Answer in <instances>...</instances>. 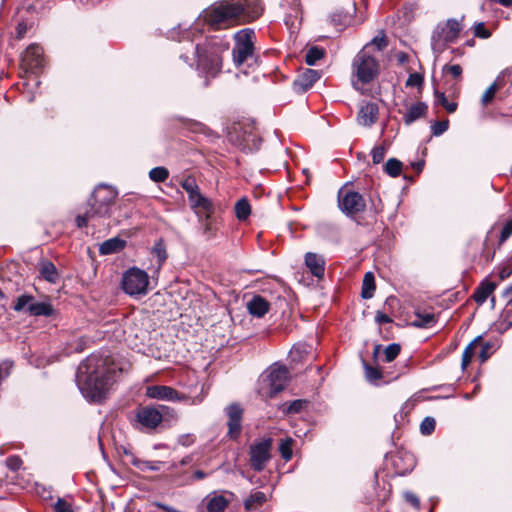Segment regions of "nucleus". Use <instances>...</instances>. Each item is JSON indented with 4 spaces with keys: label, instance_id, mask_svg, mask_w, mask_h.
I'll return each mask as SVG.
<instances>
[{
    "label": "nucleus",
    "instance_id": "obj_1",
    "mask_svg": "<svg viewBox=\"0 0 512 512\" xmlns=\"http://www.w3.org/2000/svg\"><path fill=\"white\" fill-rule=\"evenodd\" d=\"M116 373V366L109 356L92 354L78 366L76 383L85 398L98 402L105 398Z\"/></svg>",
    "mask_w": 512,
    "mask_h": 512
},
{
    "label": "nucleus",
    "instance_id": "obj_2",
    "mask_svg": "<svg viewBox=\"0 0 512 512\" xmlns=\"http://www.w3.org/2000/svg\"><path fill=\"white\" fill-rule=\"evenodd\" d=\"M190 46L197 55V68L207 77H215L222 68V53L229 48L228 42L212 38L207 43Z\"/></svg>",
    "mask_w": 512,
    "mask_h": 512
},
{
    "label": "nucleus",
    "instance_id": "obj_3",
    "mask_svg": "<svg viewBox=\"0 0 512 512\" xmlns=\"http://www.w3.org/2000/svg\"><path fill=\"white\" fill-rule=\"evenodd\" d=\"M117 192L110 186H98L92 195V201L89 205L91 208L84 215H78L76 225L82 228L95 218H104L110 215V207L114 203Z\"/></svg>",
    "mask_w": 512,
    "mask_h": 512
},
{
    "label": "nucleus",
    "instance_id": "obj_4",
    "mask_svg": "<svg viewBox=\"0 0 512 512\" xmlns=\"http://www.w3.org/2000/svg\"><path fill=\"white\" fill-rule=\"evenodd\" d=\"M379 74V62L368 48H363L352 62V85L356 90H362L364 84L373 81Z\"/></svg>",
    "mask_w": 512,
    "mask_h": 512
},
{
    "label": "nucleus",
    "instance_id": "obj_5",
    "mask_svg": "<svg viewBox=\"0 0 512 512\" xmlns=\"http://www.w3.org/2000/svg\"><path fill=\"white\" fill-rule=\"evenodd\" d=\"M219 8L231 25L234 21L250 22L257 19L263 12V7L256 0H223L217 2Z\"/></svg>",
    "mask_w": 512,
    "mask_h": 512
},
{
    "label": "nucleus",
    "instance_id": "obj_6",
    "mask_svg": "<svg viewBox=\"0 0 512 512\" xmlns=\"http://www.w3.org/2000/svg\"><path fill=\"white\" fill-rule=\"evenodd\" d=\"M288 382V370L285 366L273 364L258 380V394L263 399H270L281 392Z\"/></svg>",
    "mask_w": 512,
    "mask_h": 512
},
{
    "label": "nucleus",
    "instance_id": "obj_7",
    "mask_svg": "<svg viewBox=\"0 0 512 512\" xmlns=\"http://www.w3.org/2000/svg\"><path fill=\"white\" fill-rule=\"evenodd\" d=\"M462 30L460 21L448 19L446 22L439 23L431 37V47L434 53H442L449 43L454 42Z\"/></svg>",
    "mask_w": 512,
    "mask_h": 512
},
{
    "label": "nucleus",
    "instance_id": "obj_8",
    "mask_svg": "<svg viewBox=\"0 0 512 512\" xmlns=\"http://www.w3.org/2000/svg\"><path fill=\"white\" fill-rule=\"evenodd\" d=\"M146 395L151 399L170 401V402H187L190 405H198L202 403L206 393L202 386L201 392L196 396H190L179 393L177 390L170 386L152 385L146 388Z\"/></svg>",
    "mask_w": 512,
    "mask_h": 512
},
{
    "label": "nucleus",
    "instance_id": "obj_9",
    "mask_svg": "<svg viewBox=\"0 0 512 512\" xmlns=\"http://www.w3.org/2000/svg\"><path fill=\"white\" fill-rule=\"evenodd\" d=\"M181 187L188 194V200L191 209L201 218L209 219L214 212V206L210 199L205 197L194 178L188 177L182 183Z\"/></svg>",
    "mask_w": 512,
    "mask_h": 512
},
{
    "label": "nucleus",
    "instance_id": "obj_10",
    "mask_svg": "<svg viewBox=\"0 0 512 512\" xmlns=\"http://www.w3.org/2000/svg\"><path fill=\"white\" fill-rule=\"evenodd\" d=\"M122 289L130 296L138 297L148 292V273L140 268L132 267L123 273L121 281Z\"/></svg>",
    "mask_w": 512,
    "mask_h": 512
},
{
    "label": "nucleus",
    "instance_id": "obj_11",
    "mask_svg": "<svg viewBox=\"0 0 512 512\" xmlns=\"http://www.w3.org/2000/svg\"><path fill=\"white\" fill-rule=\"evenodd\" d=\"M234 39L235 46L232 50L233 62L236 66H241L254 55L255 33L249 28L242 29L234 35Z\"/></svg>",
    "mask_w": 512,
    "mask_h": 512
},
{
    "label": "nucleus",
    "instance_id": "obj_12",
    "mask_svg": "<svg viewBox=\"0 0 512 512\" xmlns=\"http://www.w3.org/2000/svg\"><path fill=\"white\" fill-rule=\"evenodd\" d=\"M170 410L169 407L141 406L136 410V420L145 429H156L163 420V415Z\"/></svg>",
    "mask_w": 512,
    "mask_h": 512
},
{
    "label": "nucleus",
    "instance_id": "obj_13",
    "mask_svg": "<svg viewBox=\"0 0 512 512\" xmlns=\"http://www.w3.org/2000/svg\"><path fill=\"white\" fill-rule=\"evenodd\" d=\"M339 208L348 216L356 215L364 211L366 203L361 194L354 191L339 192L338 197Z\"/></svg>",
    "mask_w": 512,
    "mask_h": 512
},
{
    "label": "nucleus",
    "instance_id": "obj_14",
    "mask_svg": "<svg viewBox=\"0 0 512 512\" xmlns=\"http://www.w3.org/2000/svg\"><path fill=\"white\" fill-rule=\"evenodd\" d=\"M271 439H265L250 447V463L255 471H262L270 459Z\"/></svg>",
    "mask_w": 512,
    "mask_h": 512
},
{
    "label": "nucleus",
    "instance_id": "obj_15",
    "mask_svg": "<svg viewBox=\"0 0 512 512\" xmlns=\"http://www.w3.org/2000/svg\"><path fill=\"white\" fill-rule=\"evenodd\" d=\"M225 412L228 417L227 436L230 439L236 440L240 436L242 430L243 409L239 404L233 403L226 407Z\"/></svg>",
    "mask_w": 512,
    "mask_h": 512
},
{
    "label": "nucleus",
    "instance_id": "obj_16",
    "mask_svg": "<svg viewBox=\"0 0 512 512\" xmlns=\"http://www.w3.org/2000/svg\"><path fill=\"white\" fill-rule=\"evenodd\" d=\"M200 18L202 21L214 29H221L230 26L228 20L225 18V15L222 11V8H219L217 3H214L207 9H205Z\"/></svg>",
    "mask_w": 512,
    "mask_h": 512
},
{
    "label": "nucleus",
    "instance_id": "obj_17",
    "mask_svg": "<svg viewBox=\"0 0 512 512\" xmlns=\"http://www.w3.org/2000/svg\"><path fill=\"white\" fill-rule=\"evenodd\" d=\"M22 65L29 71L35 72L43 66V50L36 44H31L22 56Z\"/></svg>",
    "mask_w": 512,
    "mask_h": 512
},
{
    "label": "nucleus",
    "instance_id": "obj_18",
    "mask_svg": "<svg viewBox=\"0 0 512 512\" xmlns=\"http://www.w3.org/2000/svg\"><path fill=\"white\" fill-rule=\"evenodd\" d=\"M378 114V105L374 102H366L359 109L357 121L360 125L369 127L377 121Z\"/></svg>",
    "mask_w": 512,
    "mask_h": 512
},
{
    "label": "nucleus",
    "instance_id": "obj_19",
    "mask_svg": "<svg viewBox=\"0 0 512 512\" xmlns=\"http://www.w3.org/2000/svg\"><path fill=\"white\" fill-rule=\"evenodd\" d=\"M320 78V72L306 69L294 80L293 87L296 92H305Z\"/></svg>",
    "mask_w": 512,
    "mask_h": 512
},
{
    "label": "nucleus",
    "instance_id": "obj_20",
    "mask_svg": "<svg viewBox=\"0 0 512 512\" xmlns=\"http://www.w3.org/2000/svg\"><path fill=\"white\" fill-rule=\"evenodd\" d=\"M305 265L313 276L318 279L323 278L325 273V260L321 255L307 252L305 254Z\"/></svg>",
    "mask_w": 512,
    "mask_h": 512
},
{
    "label": "nucleus",
    "instance_id": "obj_21",
    "mask_svg": "<svg viewBox=\"0 0 512 512\" xmlns=\"http://www.w3.org/2000/svg\"><path fill=\"white\" fill-rule=\"evenodd\" d=\"M248 312L257 318L263 317L270 308L269 302L260 295H254L246 304Z\"/></svg>",
    "mask_w": 512,
    "mask_h": 512
},
{
    "label": "nucleus",
    "instance_id": "obj_22",
    "mask_svg": "<svg viewBox=\"0 0 512 512\" xmlns=\"http://www.w3.org/2000/svg\"><path fill=\"white\" fill-rule=\"evenodd\" d=\"M427 105L424 102H417L410 105L403 115V120L406 125L412 124L414 121L423 117L427 112Z\"/></svg>",
    "mask_w": 512,
    "mask_h": 512
},
{
    "label": "nucleus",
    "instance_id": "obj_23",
    "mask_svg": "<svg viewBox=\"0 0 512 512\" xmlns=\"http://www.w3.org/2000/svg\"><path fill=\"white\" fill-rule=\"evenodd\" d=\"M151 254L155 258V262L152 264L151 267H148V269L153 270L155 273H158L167 259L166 248L162 240H159L155 243L151 250Z\"/></svg>",
    "mask_w": 512,
    "mask_h": 512
},
{
    "label": "nucleus",
    "instance_id": "obj_24",
    "mask_svg": "<svg viewBox=\"0 0 512 512\" xmlns=\"http://www.w3.org/2000/svg\"><path fill=\"white\" fill-rule=\"evenodd\" d=\"M39 273L49 283L55 284L59 280L57 268L51 261H41L39 263Z\"/></svg>",
    "mask_w": 512,
    "mask_h": 512
},
{
    "label": "nucleus",
    "instance_id": "obj_25",
    "mask_svg": "<svg viewBox=\"0 0 512 512\" xmlns=\"http://www.w3.org/2000/svg\"><path fill=\"white\" fill-rule=\"evenodd\" d=\"M496 284L491 281H483L475 290L473 298L478 304H483L487 298L493 293Z\"/></svg>",
    "mask_w": 512,
    "mask_h": 512
},
{
    "label": "nucleus",
    "instance_id": "obj_26",
    "mask_svg": "<svg viewBox=\"0 0 512 512\" xmlns=\"http://www.w3.org/2000/svg\"><path fill=\"white\" fill-rule=\"evenodd\" d=\"M27 312L31 316H51L54 313L53 306L48 301L34 302V300L28 306Z\"/></svg>",
    "mask_w": 512,
    "mask_h": 512
},
{
    "label": "nucleus",
    "instance_id": "obj_27",
    "mask_svg": "<svg viewBox=\"0 0 512 512\" xmlns=\"http://www.w3.org/2000/svg\"><path fill=\"white\" fill-rule=\"evenodd\" d=\"M126 245V241L118 237L104 241L100 247L99 252L101 255H109L121 251Z\"/></svg>",
    "mask_w": 512,
    "mask_h": 512
},
{
    "label": "nucleus",
    "instance_id": "obj_28",
    "mask_svg": "<svg viewBox=\"0 0 512 512\" xmlns=\"http://www.w3.org/2000/svg\"><path fill=\"white\" fill-rule=\"evenodd\" d=\"M376 289L375 286V278L372 272H367L364 275L362 282V292L361 295L364 299H370L374 295V291Z\"/></svg>",
    "mask_w": 512,
    "mask_h": 512
},
{
    "label": "nucleus",
    "instance_id": "obj_29",
    "mask_svg": "<svg viewBox=\"0 0 512 512\" xmlns=\"http://www.w3.org/2000/svg\"><path fill=\"white\" fill-rule=\"evenodd\" d=\"M266 499L265 493L255 491L244 501V507L246 510H253L266 502Z\"/></svg>",
    "mask_w": 512,
    "mask_h": 512
},
{
    "label": "nucleus",
    "instance_id": "obj_30",
    "mask_svg": "<svg viewBox=\"0 0 512 512\" xmlns=\"http://www.w3.org/2000/svg\"><path fill=\"white\" fill-rule=\"evenodd\" d=\"M251 213V207L246 198H241L235 204V215L239 221H245Z\"/></svg>",
    "mask_w": 512,
    "mask_h": 512
},
{
    "label": "nucleus",
    "instance_id": "obj_31",
    "mask_svg": "<svg viewBox=\"0 0 512 512\" xmlns=\"http://www.w3.org/2000/svg\"><path fill=\"white\" fill-rule=\"evenodd\" d=\"M228 505V501L221 495H215L209 499L207 504L208 512H223Z\"/></svg>",
    "mask_w": 512,
    "mask_h": 512
},
{
    "label": "nucleus",
    "instance_id": "obj_32",
    "mask_svg": "<svg viewBox=\"0 0 512 512\" xmlns=\"http://www.w3.org/2000/svg\"><path fill=\"white\" fill-rule=\"evenodd\" d=\"M481 340V337H477L475 338L463 351V354H462V363H461V366H462V369H466V367L469 365V363L471 362V359L472 357L474 356L475 354V349H476V346L478 345V343L480 342Z\"/></svg>",
    "mask_w": 512,
    "mask_h": 512
},
{
    "label": "nucleus",
    "instance_id": "obj_33",
    "mask_svg": "<svg viewBox=\"0 0 512 512\" xmlns=\"http://www.w3.org/2000/svg\"><path fill=\"white\" fill-rule=\"evenodd\" d=\"M384 172L391 176L397 177L402 172V163L396 158H390L384 165Z\"/></svg>",
    "mask_w": 512,
    "mask_h": 512
},
{
    "label": "nucleus",
    "instance_id": "obj_34",
    "mask_svg": "<svg viewBox=\"0 0 512 512\" xmlns=\"http://www.w3.org/2000/svg\"><path fill=\"white\" fill-rule=\"evenodd\" d=\"M415 316L414 325L417 327H429L435 322V315L429 312L417 311Z\"/></svg>",
    "mask_w": 512,
    "mask_h": 512
},
{
    "label": "nucleus",
    "instance_id": "obj_35",
    "mask_svg": "<svg viewBox=\"0 0 512 512\" xmlns=\"http://www.w3.org/2000/svg\"><path fill=\"white\" fill-rule=\"evenodd\" d=\"M324 50L322 48H319L317 46H313L308 49L305 55V62L312 66L315 65L317 61L322 59L324 57Z\"/></svg>",
    "mask_w": 512,
    "mask_h": 512
},
{
    "label": "nucleus",
    "instance_id": "obj_36",
    "mask_svg": "<svg viewBox=\"0 0 512 512\" xmlns=\"http://www.w3.org/2000/svg\"><path fill=\"white\" fill-rule=\"evenodd\" d=\"M294 440L290 437H287L283 439L279 444V452L281 454V457L288 461L292 458V446H293Z\"/></svg>",
    "mask_w": 512,
    "mask_h": 512
},
{
    "label": "nucleus",
    "instance_id": "obj_37",
    "mask_svg": "<svg viewBox=\"0 0 512 512\" xmlns=\"http://www.w3.org/2000/svg\"><path fill=\"white\" fill-rule=\"evenodd\" d=\"M435 103L443 106L449 113H453L457 109V103L449 102L443 92L435 91Z\"/></svg>",
    "mask_w": 512,
    "mask_h": 512
},
{
    "label": "nucleus",
    "instance_id": "obj_38",
    "mask_svg": "<svg viewBox=\"0 0 512 512\" xmlns=\"http://www.w3.org/2000/svg\"><path fill=\"white\" fill-rule=\"evenodd\" d=\"M387 46V42L384 34L375 36L369 43H367L363 48H368L369 52L375 49L378 52L383 50Z\"/></svg>",
    "mask_w": 512,
    "mask_h": 512
},
{
    "label": "nucleus",
    "instance_id": "obj_39",
    "mask_svg": "<svg viewBox=\"0 0 512 512\" xmlns=\"http://www.w3.org/2000/svg\"><path fill=\"white\" fill-rule=\"evenodd\" d=\"M149 177L154 182H164L169 177V171L165 167H155L150 170Z\"/></svg>",
    "mask_w": 512,
    "mask_h": 512
},
{
    "label": "nucleus",
    "instance_id": "obj_40",
    "mask_svg": "<svg viewBox=\"0 0 512 512\" xmlns=\"http://www.w3.org/2000/svg\"><path fill=\"white\" fill-rule=\"evenodd\" d=\"M34 300V297L31 296V295H21L17 298L16 302L14 303L13 305V309L17 312H20V311H26L27 312V309H28V306L30 305V303Z\"/></svg>",
    "mask_w": 512,
    "mask_h": 512
},
{
    "label": "nucleus",
    "instance_id": "obj_41",
    "mask_svg": "<svg viewBox=\"0 0 512 512\" xmlns=\"http://www.w3.org/2000/svg\"><path fill=\"white\" fill-rule=\"evenodd\" d=\"M497 91H498V86H497L496 82H494L483 93V95L481 97L482 105L487 106L489 103H491V101L495 97V94Z\"/></svg>",
    "mask_w": 512,
    "mask_h": 512
},
{
    "label": "nucleus",
    "instance_id": "obj_42",
    "mask_svg": "<svg viewBox=\"0 0 512 512\" xmlns=\"http://www.w3.org/2000/svg\"><path fill=\"white\" fill-rule=\"evenodd\" d=\"M401 347L397 343H392L388 345L384 350L385 361L391 362L393 361L400 353Z\"/></svg>",
    "mask_w": 512,
    "mask_h": 512
},
{
    "label": "nucleus",
    "instance_id": "obj_43",
    "mask_svg": "<svg viewBox=\"0 0 512 512\" xmlns=\"http://www.w3.org/2000/svg\"><path fill=\"white\" fill-rule=\"evenodd\" d=\"M364 368H365L366 379L369 382L375 383L382 378V373L380 372L379 369L369 366L367 364L364 365Z\"/></svg>",
    "mask_w": 512,
    "mask_h": 512
},
{
    "label": "nucleus",
    "instance_id": "obj_44",
    "mask_svg": "<svg viewBox=\"0 0 512 512\" xmlns=\"http://www.w3.org/2000/svg\"><path fill=\"white\" fill-rule=\"evenodd\" d=\"M306 404L307 402L305 400H294L289 404H285V408L283 410L288 414L298 413L306 406Z\"/></svg>",
    "mask_w": 512,
    "mask_h": 512
},
{
    "label": "nucleus",
    "instance_id": "obj_45",
    "mask_svg": "<svg viewBox=\"0 0 512 512\" xmlns=\"http://www.w3.org/2000/svg\"><path fill=\"white\" fill-rule=\"evenodd\" d=\"M435 419L426 417L420 424V431L423 435H430L435 429Z\"/></svg>",
    "mask_w": 512,
    "mask_h": 512
},
{
    "label": "nucleus",
    "instance_id": "obj_46",
    "mask_svg": "<svg viewBox=\"0 0 512 512\" xmlns=\"http://www.w3.org/2000/svg\"><path fill=\"white\" fill-rule=\"evenodd\" d=\"M448 126V120L434 122L431 126L433 135L440 136L448 129Z\"/></svg>",
    "mask_w": 512,
    "mask_h": 512
},
{
    "label": "nucleus",
    "instance_id": "obj_47",
    "mask_svg": "<svg viewBox=\"0 0 512 512\" xmlns=\"http://www.w3.org/2000/svg\"><path fill=\"white\" fill-rule=\"evenodd\" d=\"M374 164H379L385 157L386 150L383 146H376L371 151Z\"/></svg>",
    "mask_w": 512,
    "mask_h": 512
},
{
    "label": "nucleus",
    "instance_id": "obj_48",
    "mask_svg": "<svg viewBox=\"0 0 512 512\" xmlns=\"http://www.w3.org/2000/svg\"><path fill=\"white\" fill-rule=\"evenodd\" d=\"M55 512H73L72 505L65 499L59 498L54 505Z\"/></svg>",
    "mask_w": 512,
    "mask_h": 512
},
{
    "label": "nucleus",
    "instance_id": "obj_49",
    "mask_svg": "<svg viewBox=\"0 0 512 512\" xmlns=\"http://www.w3.org/2000/svg\"><path fill=\"white\" fill-rule=\"evenodd\" d=\"M443 72L450 74L454 78H459L462 74V67L459 64L445 65L443 67Z\"/></svg>",
    "mask_w": 512,
    "mask_h": 512
},
{
    "label": "nucleus",
    "instance_id": "obj_50",
    "mask_svg": "<svg viewBox=\"0 0 512 512\" xmlns=\"http://www.w3.org/2000/svg\"><path fill=\"white\" fill-rule=\"evenodd\" d=\"M21 465L22 460L19 456L13 455L6 459V466L12 471H17Z\"/></svg>",
    "mask_w": 512,
    "mask_h": 512
},
{
    "label": "nucleus",
    "instance_id": "obj_51",
    "mask_svg": "<svg viewBox=\"0 0 512 512\" xmlns=\"http://www.w3.org/2000/svg\"><path fill=\"white\" fill-rule=\"evenodd\" d=\"M208 220L209 219H205L206 222H205L204 228H203V235L206 237L207 240H210L213 237H215L216 228Z\"/></svg>",
    "mask_w": 512,
    "mask_h": 512
},
{
    "label": "nucleus",
    "instance_id": "obj_52",
    "mask_svg": "<svg viewBox=\"0 0 512 512\" xmlns=\"http://www.w3.org/2000/svg\"><path fill=\"white\" fill-rule=\"evenodd\" d=\"M474 33L477 37H480V38L486 39V38L490 37V32L485 28V25L483 22L475 24Z\"/></svg>",
    "mask_w": 512,
    "mask_h": 512
},
{
    "label": "nucleus",
    "instance_id": "obj_53",
    "mask_svg": "<svg viewBox=\"0 0 512 512\" xmlns=\"http://www.w3.org/2000/svg\"><path fill=\"white\" fill-rule=\"evenodd\" d=\"M512 234V219H510L503 227L500 234V243L505 242Z\"/></svg>",
    "mask_w": 512,
    "mask_h": 512
},
{
    "label": "nucleus",
    "instance_id": "obj_54",
    "mask_svg": "<svg viewBox=\"0 0 512 512\" xmlns=\"http://www.w3.org/2000/svg\"><path fill=\"white\" fill-rule=\"evenodd\" d=\"M404 498L409 504H411L416 509L420 508V500L414 493L406 491L404 493Z\"/></svg>",
    "mask_w": 512,
    "mask_h": 512
},
{
    "label": "nucleus",
    "instance_id": "obj_55",
    "mask_svg": "<svg viewBox=\"0 0 512 512\" xmlns=\"http://www.w3.org/2000/svg\"><path fill=\"white\" fill-rule=\"evenodd\" d=\"M133 465L138 467L140 470H157V467L153 466L151 462L148 461H141V460H134Z\"/></svg>",
    "mask_w": 512,
    "mask_h": 512
},
{
    "label": "nucleus",
    "instance_id": "obj_56",
    "mask_svg": "<svg viewBox=\"0 0 512 512\" xmlns=\"http://www.w3.org/2000/svg\"><path fill=\"white\" fill-rule=\"evenodd\" d=\"M422 83V77L417 74H411L406 81L407 86H419Z\"/></svg>",
    "mask_w": 512,
    "mask_h": 512
},
{
    "label": "nucleus",
    "instance_id": "obj_57",
    "mask_svg": "<svg viewBox=\"0 0 512 512\" xmlns=\"http://www.w3.org/2000/svg\"><path fill=\"white\" fill-rule=\"evenodd\" d=\"M375 320L379 324H385V323H390L391 322V318L388 315H386L385 313H382V312H378L376 314Z\"/></svg>",
    "mask_w": 512,
    "mask_h": 512
},
{
    "label": "nucleus",
    "instance_id": "obj_58",
    "mask_svg": "<svg viewBox=\"0 0 512 512\" xmlns=\"http://www.w3.org/2000/svg\"><path fill=\"white\" fill-rule=\"evenodd\" d=\"M27 31V25L23 22L19 23L16 27V36L18 39H21L24 37L25 33Z\"/></svg>",
    "mask_w": 512,
    "mask_h": 512
},
{
    "label": "nucleus",
    "instance_id": "obj_59",
    "mask_svg": "<svg viewBox=\"0 0 512 512\" xmlns=\"http://www.w3.org/2000/svg\"><path fill=\"white\" fill-rule=\"evenodd\" d=\"M490 348L488 344L481 347V351L479 357L481 358V362H485L488 359L487 351Z\"/></svg>",
    "mask_w": 512,
    "mask_h": 512
},
{
    "label": "nucleus",
    "instance_id": "obj_60",
    "mask_svg": "<svg viewBox=\"0 0 512 512\" xmlns=\"http://www.w3.org/2000/svg\"><path fill=\"white\" fill-rule=\"evenodd\" d=\"M192 34V31L191 30H186L183 31V36H182V39H187V40H190V36Z\"/></svg>",
    "mask_w": 512,
    "mask_h": 512
},
{
    "label": "nucleus",
    "instance_id": "obj_61",
    "mask_svg": "<svg viewBox=\"0 0 512 512\" xmlns=\"http://www.w3.org/2000/svg\"><path fill=\"white\" fill-rule=\"evenodd\" d=\"M195 476L198 479H203L205 477V473L203 471H196Z\"/></svg>",
    "mask_w": 512,
    "mask_h": 512
},
{
    "label": "nucleus",
    "instance_id": "obj_62",
    "mask_svg": "<svg viewBox=\"0 0 512 512\" xmlns=\"http://www.w3.org/2000/svg\"><path fill=\"white\" fill-rule=\"evenodd\" d=\"M510 293H512V285L509 286L505 291H504V295L505 296H508Z\"/></svg>",
    "mask_w": 512,
    "mask_h": 512
},
{
    "label": "nucleus",
    "instance_id": "obj_63",
    "mask_svg": "<svg viewBox=\"0 0 512 512\" xmlns=\"http://www.w3.org/2000/svg\"><path fill=\"white\" fill-rule=\"evenodd\" d=\"M339 21H340L341 23H343V24H346V23H349V22H350V20H349V19H347V17H346V16H345V18H344V19L339 20Z\"/></svg>",
    "mask_w": 512,
    "mask_h": 512
},
{
    "label": "nucleus",
    "instance_id": "obj_64",
    "mask_svg": "<svg viewBox=\"0 0 512 512\" xmlns=\"http://www.w3.org/2000/svg\"><path fill=\"white\" fill-rule=\"evenodd\" d=\"M379 349H380V345L375 346L374 355H377V353L379 352Z\"/></svg>",
    "mask_w": 512,
    "mask_h": 512
}]
</instances>
